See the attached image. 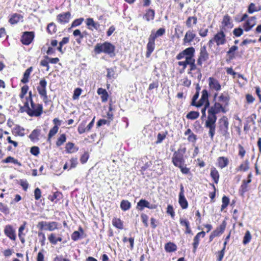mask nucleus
Here are the masks:
<instances>
[{
	"mask_svg": "<svg viewBox=\"0 0 261 261\" xmlns=\"http://www.w3.org/2000/svg\"><path fill=\"white\" fill-rule=\"evenodd\" d=\"M226 111L225 107L219 102H215L214 105L208 109L207 119L205 121V127L209 129L208 135L212 140L213 139L215 134L216 122L217 119L216 114L220 112L225 113Z\"/></svg>",
	"mask_w": 261,
	"mask_h": 261,
	"instance_id": "obj_1",
	"label": "nucleus"
},
{
	"mask_svg": "<svg viewBox=\"0 0 261 261\" xmlns=\"http://www.w3.org/2000/svg\"><path fill=\"white\" fill-rule=\"evenodd\" d=\"M94 50L96 54L103 53L109 55L110 57L115 56V46L109 42L96 44L94 47Z\"/></svg>",
	"mask_w": 261,
	"mask_h": 261,
	"instance_id": "obj_2",
	"label": "nucleus"
},
{
	"mask_svg": "<svg viewBox=\"0 0 261 261\" xmlns=\"http://www.w3.org/2000/svg\"><path fill=\"white\" fill-rule=\"evenodd\" d=\"M31 106H29V102L26 101L24 103V107L27 109V112L30 116L38 117L42 113L43 107L42 105H36L33 101L32 98H31Z\"/></svg>",
	"mask_w": 261,
	"mask_h": 261,
	"instance_id": "obj_3",
	"label": "nucleus"
},
{
	"mask_svg": "<svg viewBox=\"0 0 261 261\" xmlns=\"http://www.w3.org/2000/svg\"><path fill=\"white\" fill-rule=\"evenodd\" d=\"M186 151V149L185 147L180 148L173 153L172 162L174 166L180 167L181 165H184L185 161L183 155Z\"/></svg>",
	"mask_w": 261,
	"mask_h": 261,
	"instance_id": "obj_4",
	"label": "nucleus"
},
{
	"mask_svg": "<svg viewBox=\"0 0 261 261\" xmlns=\"http://www.w3.org/2000/svg\"><path fill=\"white\" fill-rule=\"evenodd\" d=\"M228 120L227 118L224 116L219 120V129L220 134L225 137L226 139L229 137L228 130Z\"/></svg>",
	"mask_w": 261,
	"mask_h": 261,
	"instance_id": "obj_5",
	"label": "nucleus"
},
{
	"mask_svg": "<svg viewBox=\"0 0 261 261\" xmlns=\"http://www.w3.org/2000/svg\"><path fill=\"white\" fill-rule=\"evenodd\" d=\"M209 58V54L206 50L205 45L201 46L199 55L197 60V64L198 66H201L204 62L206 61Z\"/></svg>",
	"mask_w": 261,
	"mask_h": 261,
	"instance_id": "obj_6",
	"label": "nucleus"
},
{
	"mask_svg": "<svg viewBox=\"0 0 261 261\" xmlns=\"http://www.w3.org/2000/svg\"><path fill=\"white\" fill-rule=\"evenodd\" d=\"M208 94L206 89L203 90L202 91V95L200 100L197 102L196 105V107H200L202 106H205L206 108H208L210 106V102L208 99Z\"/></svg>",
	"mask_w": 261,
	"mask_h": 261,
	"instance_id": "obj_7",
	"label": "nucleus"
},
{
	"mask_svg": "<svg viewBox=\"0 0 261 261\" xmlns=\"http://www.w3.org/2000/svg\"><path fill=\"white\" fill-rule=\"evenodd\" d=\"M47 85V82L44 79L40 80L39 82V85L37 87V90L39 94L41 96L43 97V100H46L47 99V96L46 93V87Z\"/></svg>",
	"mask_w": 261,
	"mask_h": 261,
	"instance_id": "obj_8",
	"label": "nucleus"
},
{
	"mask_svg": "<svg viewBox=\"0 0 261 261\" xmlns=\"http://www.w3.org/2000/svg\"><path fill=\"white\" fill-rule=\"evenodd\" d=\"M208 86L212 91L218 92L221 89V86L219 82L213 77H210L208 79Z\"/></svg>",
	"mask_w": 261,
	"mask_h": 261,
	"instance_id": "obj_9",
	"label": "nucleus"
},
{
	"mask_svg": "<svg viewBox=\"0 0 261 261\" xmlns=\"http://www.w3.org/2000/svg\"><path fill=\"white\" fill-rule=\"evenodd\" d=\"M233 27L232 22L231 20V18L228 15H226L224 16L222 22L221 30L226 31L227 29H231Z\"/></svg>",
	"mask_w": 261,
	"mask_h": 261,
	"instance_id": "obj_10",
	"label": "nucleus"
},
{
	"mask_svg": "<svg viewBox=\"0 0 261 261\" xmlns=\"http://www.w3.org/2000/svg\"><path fill=\"white\" fill-rule=\"evenodd\" d=\"M214 41L217 45H223L226 42L225 35L224 31L221 30L217 33L214 37Z\"/></svg>",
	"mask_w": 261,
	"mask_h": 261,
	"instance_id": "obj_11",
	"label": "nucleus"
},
{
	"mask_svg": "<svg viewBox=\"0 0 261 261\" xmlns=\"http://www.w3.org/2000/svg\"><path fill=\"white\" fill-rule=\"evenodd\" d=\"M34 38V34L33 32H25L21 37V41L24 45L30 44Z\"/></svg>",
	"mask_w": 261,
	"mask_h": 261,
	"instance_id": "obj_12",
	"label": "nucleus"
},
{
	"mask_svg": "<svg viewBox=\"0 0 261 261\" xmlns=\"http://www.w3.org/2000/svg\"><path fill=\"white\" fill-rule=\"evenodd\" d=\"M145 207H147L149 209H155L156 207L155 204H150L148 201L145 199H141L137 203V208L142 211Z\"/></svg>",
	"mask_w": 261,
	"mask_h": 261,
	"instance_id": "obj_13",
	"label": "nucleus"
},
{
	"mask_svg": "<svg viewBox=\"0 0 261 261\" xmlns=\"http://www.w3.org/2000/svg\"><path fill=\"white\" fill-rule=\"evenodd\" d=\"M205 232L202 231L197 233V234L195 236L193 239V242L192 243L193 252L195 253L196 251L199 244L200 238H203L205 237Z\"/></svg>",
	"mask_w": 261,
	"mask_h": 261,
	"instance_id": "obj_14",
	"label": "nucleus"
},
{
	"mask_svg": "<svg viewBox=\"0 0 261 261\" xmlns=\"http://www.w3.org/2000/svg\"><path fill=\"white\" fill-rule=\"evenodd\" d=\"M4 233L6 236L9 238L11 240L15 241L16 238L15 229L11 225H6L4 229Z\"/></svg>",
	"mask_w": 261,
	"mask_h": 261,
	"instance_id": "obj_15",
	"label": "nucleus"
},
{
	"mask_svg": "<svg viewBox=\"0 0 261 261\" xmlns=\"http://www.w3.org/2000/svg\"><path fill=\"white\" fill-rule=\"evenodd\" d=\"M256 24V17L252 16L249 18L243 24L244 30L246 32L249 31Z\"/></svg>",
	"mask_w": 261,
	"mask_h": 261,
	"instance_id": "obj_16",
	"label": "nucleus"
},
{
	"mask_svg": "<svg viewBox=\"0 0 261 261\" xmlns=\"http://www.w3.org/2000/svg\"><path fill=\"white\" fill-rule=\"evenodd\" d=\"M190 66L189 71H188V74H190L192 73V71L195 70H196V73L197 74V78L200 81L202 78V74L201 72V70L199 68H197L196 65L195 64V60L194 59Z\"/></svg>",
	"mask_w": 261,
	"mask_h": 261,
	"instance_id": "obj_17",
	"label": "nucleus"
},
{
	"mask_svg": "<svg viewBox=\"0 0 261 261\" xmlns=\"http://www.w3.org/2000/svg\"><path fill=\"white\" fill-rule=\"evenodd\" d=\"M70 17V13L69 12H67L63 14H59L57 16V19L61 23H66L69 22Z\"/></svg>",
	"mask_w": 261,
	"mask_h": 261,
	"instance_id": "obj_18",
	"label": "nucleus"
},
{
	"mask_svg": "<svg viewBox=\"0 0 261 261\" xmlns=\"http://www.w3.org/2000/svg\"><path fill=\"white\" fill-rule=\"evenodd\" d=\"M196 34L193 31L189 30L186 33L184 38L183 39L184 43L187 44L191 42L195 38Z\"/></svg>",
	"mask_w": 261,
	"mask_h": 261,
	"instance_id": "obj_19",
	"label": "nucleus"
},
{
	"mask_svg": "<svg viewBox=\"0 0 261 261\" xmlns=\"http://www.w3.org/2000/svg\"><path fill=\"white\" fill-rule=\"evenodd\" d=\"M86 24L88 27V29L93 31V29L97 30L99 27L98 22L94 21L93 19L89 18L86 19Z\"/></svg>",
	"mask_w": 261,
	"mask_h": 261,
	"instance_id": "obj_20",
	"label": "nucleus"
},
{
	"mask_svg": "<svg viewBox=\"0 0 261 261\" xmlns=\"http://www.w3.org/2000/svg\"><path fill=\"white\" fill-rule=\"evenodd\" d=\"M97 93L101 96L102 102H106L108 100L109 95L106 89L99 88L97 89Z\"/></svg>",
	"mask_w": 261,
	"mask_h": 261,
	"instance_id": "obj_21",
	"label": "nucleus"
},
{
	"mask_svg": "<svg viewBox=\"0 0 261 261\" xmlns=\"http://www.w3.org/2000/svg\"><path fill=\"white\" fill-rule=\"evenodd\" d=\"M218 163L219 167L221 169H223L228 165L229 160L227 158L220 156L218 159Z\"/></svg>",
	"mask_w": 261,
	"mask_h": 261,
	"instance_id": "obj_22",
	"label": "nucleus"
},
{
	"mask_svg": "<svg viewBox=\"0 0 261 261\" xmlns=\"http://www.w3.org/2000/svg\"><path fill=\"white\" fill-rule=\"evenodd\" d=\"M24 129L23 127H21L19 125H16L15 127L13 129L12 133L15 134L16 136L23 137L24 136Z\"/></svg>",
	"mask_w": 261,
	"mask_h": 261,
	"instance_id": "obj_23",
	"label": "nucleus"
},
{
	"mask_svg": "<svg viewBox=\"0 0 261 261\" xmlns=\"http://www.w3.org/2000/svg\"><path fill=\"white\" fill-rule=\"evenodd\" d=\"M218 101L220 103L222 102L221 104L226 107L228 105L229 97L227 94H221L218 97Z\"/></svg>",
	"mask_w": 261,
	"mask_h": 261,
	"instance_id": "obj_24",
	"label": "nucleus"
},
{
	"mask_svg": "<svg viewBox=\"0 0 261 261\" xmlns=\"http://www.w3.org/2000/svg\"><path fill=\"white\" fill-rule=\"evenodd\" d=\"M48 240L52 244L56 245L58 242H61L62 238L61 237H57L55 233H51L48 237Z\"/></svg>",
	"mask_w": 261,
	"mask_h": 261,
	"instance_id": "obj_25",
	"label": "nucleus"
},
{
	"mask_svg": "<svg viewBox=\"0 0 261 261\" xmlns=\"http://www.w3.org/2000/svg\"><path fill=\"white\" fill-rule=\"evenodd\" d=\"M22 20V16L18 14H14L9 19V22L11 24H16L20 21Z\"/></svg>",
	"mask_w": 261,
	"mask_h": 261,
	"instance_id": "obj_26",
	"label": "nucleus"
},
{
	"mask_svg": "<svg viewBox=\"0 0 261 261\" xmlns=\"http://www.w3.org/2000/svg\"><path fill=\"white\" fill-rule=\"evenodd\" d=\"M182 51L185 56V57L194 58L195 50L194 47H190L187 48L186 49Z\"/></svg>",
	"mask_w": 261,
	"mask_h": 261,
	"instance_id": "obj_27",
	"label": "nucleus"
},
{
	"mask_svg": "<svg viewBox=\"0 0 261 261\" xmlns=\"http://www.w3.org/2000/svg\"><path fill=\"white\" fill-rule=\"evenodd\" d=\"M46 228L44 230H48L49 231H53L58 228V223L56 222H46Z\"/></svg>",
	"mask_w": 261,
	"mask_h": 261,
	"instance_id": "obj_28",
	"label": "nucleus"
},
{
	"mask_svg": "<svg viewBox=\"0 0 261 261\" xmlns=\"http://www.w3.org/2000/svg\"><path fill=\"white\" fill-rule=\"evenodd\" d=\"M32 67H30L25 71L23 74V78L21 81L22 83L25 84L29 82V78L31 72L32 71Z\"/></svg>",
	"mask_w": 261,
	"mask_h": 261,
	"instance_id": "obj_29",
	"label": "nucleus"
},
{
	"mask_svg": "<svg viewBox=\"0 0 261 261\" xmlns=\"http://www.w3.org/2000/svg\"><path fill=\"white\" fill-rule=\"evenodd\" d=\"M178 202L182 209H186L188 206V203L185 195L179 196Z\"/></svg>",
	"mask_w": 261,
	"mask_h": 261,
	"instance_id": "obj_30",
	"label": "nucleus"
},
{
	"mask_svg": "<svg viewBox=\"0 0 261 261\" xmlns=\"http://www.w3.org/2000/svg\"><path fill=\"white\" fill-rule=\"evenodd\" d=\"M211 176L216 184H217L219 179V174L216 168H213L211 171Z\"/></svg>",
	"mask_w": 261,
	"mask_h": 261,
	"instance_id": "obj_31",
	"label": "nucleus"
},
{
	"mask_svg": "<svg viewBox=\"0 0 261 261\" xmlns=\"http://www.w3.org/2000/svg\"><path fill=\"white\" fill-rule=\"evenodd\" d=\"M155 43L148 42L147 44V51L146 56L148 58L154 50Z\"/></svg>",
	"mask_w": 261,
	"mask_h": 261,
	"instance_id": "obj_32",
	"label": "nucleus"
},
{
	"mask_svg": "<svg viewBox=\"0 0 261 261\" xmlns=\"http://www.w3.org/2000/svg\"><path fill=\"white\" fill-rule=\"evenodd\" d=\"M131 207V203L126 200H123L120 203V207L123 211L128 210Z\"/></svg>",
	"mask_w": 261,
	"mask_h": 261,
	"instance_id": "obj_33",
	"label": "nucleus"
},
{
	"mask_svg": "<svg viewBox=\"0 0 261 261\" xmlns=\"http://www.w3.org/2000/svg\"><path fill=\"white\" fill-rule=\"evenodd\" d=\"M176 246L171 242L167 243L165 246V249L168 252H173L176 250Z\"/></svg>",
	"mask_w": 261,
	"mask_h": 261,
	"instance_id": "obj_34",
	"label": "nucleus"
},
{
	"mask_svg": "<svg viewBox=\"0 0 261 261\" xmlns=\"http://www.w3.org/2000/svg\"><path fill=\"white\" fill-rule=\"evenodd\" d=\"M154 17V11L153 10H148L145 15L144 18L148 21L153 20Z\"/></svg>",
	"mask_w": 261,
	"mask_h": 261,
	"instance_id": "obj_35",
	"label": "nucleus"
},
{
	"mask_svg": "<svg viewBox=\"0 0 261 261\" xmlns=\"http://www.w3.org/2000/svg\"><path fill=\"white\" fill-rule=\"evenodd\" d=\"M249 169V161L246 160L237 169L238 171H246Z\"/></svg>",
	"mask_w": 261,
	"mask_h": 261,
	"instance_id": "obj_36",
	"label": "nucleus"
},
{
	"mask_svg": "<svg viewBox=\"0 0 261 261\" xmlns=\"http://www.w3.org/2000/svg\"><path fill=\"white\" fill-rule=\"evenodd\" d=\"M113 225L117 228L122 229L123 223L121 220L119 218H114L112 220Z\"/></svg>",
	"mask_w": 261,
	"mask_h": 261,
	"instance_id": "obj_37",
	"label": "nucleus"
},
{
	"mask_svg": "<svg viewBox=\"0 0 261 261\" xmlns=\"http://www.w3.org/2000/svg\"><path fill=\"white\" fill-rule=\"evenodd\" d=\"M59 130V127L58 125H55L49 132L48 135V140H50V139L55 136Z\"/></svg>",
	"mask_w": 261,
	"mask_h": 261,
	"instance_id": "obj_38",
	"label": "nucleus"
},
{
	"mask_svg": "<svg viewBox=\"0 0 261 261\" xmlns=\"http://www.w3.org/2000/svg\"><path fill=\"white\" fill-rule=\"evenodd\" d=\"M107 76L110 79H113L116 78L115 69L113 68H107Z\"/></svg>",
	"mask_w": 261,
	"mask_h": 261,
	"instance_id": "obj_39",
	"label": "nucleus"
},
{
	"mask_svg": "<svg viewBox=\"0 0 261 261\" xmlns=\"http://www.w3.org/2000/svg\"><path fill=\"white\" fill-rule=\"evenodd\" d=\"M251 237H252L250 231L249 230H247L243 238V244L244 245L248 244L250 242Z\"/></svg>",
	"mask_w": 261,
	"mask_h": 261,
	"instance_id": "obj_40",
	"label": "nucleus"
},
{
	"mask_svg": "<svg viewBox=\"0 0 261 261\" xmlns=\"http://www.w3.org/2000/svg\"><path fill=\"white\" fill-rule=\"evenodd\" d=\"M66 135L65 134L61 135L56 142V145L58 147L61 146L66 142Z\"/></svg>",
	"mask_w": 261,
	"mask_h": 261,
	"instance_id": "obj_41",
	"label": "nucleus"
},
{
	"mask_svg": "<svg viewBox=\"0 0 261 261\" xmlns=\"http://www.w3.org/2000/svg\"><path fill=\"white\" fill-rule=\"evenodd\" d=\"M199 116L198 112L191 111L187 115V118L189 119L194 120L197 119Z\"/></svg>",
	"mask_w": 261,
	"mask_h": 261,
	"instance_id": "obj_42",
	"label": "nucleus"
},
{
	"mask_svg": "<svg viewBox=\"0 0 261 261\" xmlns=\"http://www.w3.org/2000/svg\"><path fill=\"white\" fill-rule=\"evenodd\" d=\"M248 184L246 182V180H243L242 184L240 189V192L242 195L248 191Z\"/></svg>",
	"mask_w": 261,
	"mask_h": 261,
	"instance_id": "obj_43",
	"label": "nucleus"
},
{
	"mask_svg": "<svg viewBox=\"0 0 261 261\" xmlns=\"http://www.w3.org/2000/svg\"><path fill=\"white\" fill-rule=\"evenodd\" d=\"M47 31L50 34H53L56 32V26L53 22L50 23L48 24L47 27Z\"/></svg>",
	"mask_w": 261,
	"mask_h": 261,
	"instance_id": "obj_44",
	"label": "nucleus"
},
{
	"mask_svg": "<svg viewBox=\"0 0 261 261\" xmlns=\"http://www.w3.org/2000/svg\"><path fill=\"white\" fill-rule=\"evenodd\" d=\"M40 134V130L38 129H34L32 131L31 134L29 136V138L32 141L35 140L36 139H38V137Z\"/></svg>",
	"mask_w": 261,
	"mask_h": 261,
	"instance_id": "obj_45",
	"label": "nucleus"
},
{
	"mask_svg": "<svg viewBox=\"0 0 261 261\" xmlns=\"http://www.w3.org/2000/svg\"><path fill=\"white\" fill-rule=\"evenodd\" d=\"M192 20H193V23L196 24L197 23V18L194 16L189 17L186 21V25L188 27L191 28L192 27Z\"/></svg>",
	"mask_w": 261,
	"mask_h": 261,
	"instance_id": "obj_46",
	"label": "nucleus"
},
{
	"mask_svg": "<svg viewBox=\"0 0 261 261\" xmlns=\"http://www.w3.org/2000/svg\"><path fill=\"white\" fill-rule=\"evenodd\" d=\"M61 195V193L59 192H55L53 195L49 196L48 199L51 201H55L56 199L59 200Z\"/></svg>",
	"mask_w": 261,
	"mask_h": 261,
	"instance_id": "obj_47",
	"label": "nucleus"
},
{
	"mask_svg": "<svg viewBox=\"0 0 261 261\" xmlns=\"http://www.w3.org/2000/svg\"><path fill=\"white\" fill-rule=\"evenodd\" d=\"M82 89L80 88H76L74 91V93L72 96L73 99H77L81 94Z\"/></svg>",
	"mask_w": 261,
	"mask_h": 261,
	"instance_id": "obj_48",
	"label": "nucleus"
},
{
	"mask_svg": "<svg viewBox=\"0 0 261 261\" xmlns=\"http://www.w3.org/2000/svg\"><path fill=\"white\" fill-rule=\"evenodd\" d=\"M27 225V222L24 221L23 224L20 226L18 229V237H20V235L25 236V234L23 232L25 228V226Z\"/></svg>",
	"mask_w": 261,
	"mask_h": 261,
	"instance_id": "obj_49",
	"label": "nucleus"
},
{
	"mask_svg": "<svg viewBox=\"0 0 261 261\" xmlns=\"http://www.w3.org/2000/svg\"><path fill=\"white\" fill-rule=\"evenodd\" d=\"M29 87L27 85L23 86L21 89V93L20 94V97L22 99L24 97V95L28 92Z\"/></svg>",
	"mask_w": 261,
	"mask_h": 261,
	"instance_id": "obj_50",
	"label": "nucleus"
},
{
	"mask_svg": "<svg viewBox=\"0 0 261 261\" xmlns=\"http://www.w3.org/2000/svg\"><path fill=\"white\" fill-rule=\"evenodd\" d=\"M74 147V144L71 142L67 143L66 146V150L68 153H72L73 152L72 150Z\"/></svg>",
	"mask_w": 261,
	"mask_h": 261,
	"instance_id": "obj_51",
	"label": "nucleus"
},
{
	"mask_svg": "<svg viewBox=\"0 0 261 261\" xmlns=\"http://www.w3.org/2000/svg\"><path fill=\"white\" fill-rule=\"evenodd\" d=\"M257 11L256 9L255 5L253 3H251L248 8V12L250 14H252L254 12Z\"/></svg>",
	"mask_w": 261,
	"mask_h": 261,
	"instance_id": "obj_52",
	"label": "nucleus"
},
{
	"mask_svg": "<svg viewBox=\"0 0 261 261\" xmlns=\"http://www.w3.org/2000/svg\"><path fill=\"white\" fill-rule=\"evenodd\" d=\"M20 185L25 191L27 190L29 187V184L27 180L21 179L20 180Z\"/></svg>",
	"mask_w": 261,
	"mask_h": 261,
	"instance_id": "obj_53",
	"label": "nucleus"
},
{
	"mask_svg": "<svg viewBox=\"0 0 261 261\" xmlns=\"http://www.w3.org/2000/svg\"><path fill=\"white\" fill-rule=\"evenodd\" d=\"M34 196H35V199L37 200H39L41 196V190L39 188H37L35 189L34 191Z\"/></svg>",
	"mask_w": 261,
	"mask_h": 261,
	"instance_id": "obj_54",
	"label": "nucleus"
},
{
	"mask_svg": "<svg viewBox=\"0 0 261 261\" xmlns=\"http://www.w3.org/2000/svg\"><path fill=\"white\" fill-rule=\"evenodd\" d=\"M243 33V30L241 28L235 29L233 31L234 35L236 36V37H240L242 35Z\"/></svg>",
	"mask_w": 261,
	"mask_h": 261,
	"instance_id": "obj_55",
	"label": "nucleus"
},
{
	"mask_svg": "<svg viewBox=\"0 0 261 261\" xmlns=\"http://www.w3.org/2000/svg\"><path fill=\"white\" fill-rule=\"evenodd\" d=\"M141 217L142 222L144 223V225L146 227H147L148 226L147 221H148V219L147 215L143 213L141 214Z\"/></svg>",
	"mask_w": 261,
	"mask_h": 261,
	"instance_id": "obj_56",
	"label": "nucleus"
},
{
	"mask_svg": "<svg viewBox=\"0 0 261 261\" xmlns=\"http://www.w3.org/2000/svg\"><path fill=\"white\" fill-rule=\"evenodd\" d=\"M84 20L83 18L77 19L74 20L71 24V27H75L80 25Z\"/></svg>",
	"mask_w": 261,
	"mask_h": 261,
	"instance_id": "obj_57",
	"label": "nucleus"
},
{
	"mask_svg": "<svg viewBox=\"0 0 261 261\" xmlns=\"http://www.w3.org/2000/svg\"><path fill=\"white\" fill-rule=\"evenodd\" d=\"M239 155L242 158H243L245 153H246V151L245 150V149L244 148V147L241 145H239Z\"/></svg>",
	"mask_w": 261,
	"mask_h": 261,
	"instance_id": "obj_58",
	"label": "nucleus"
},
{
	"mask_svg": "<svg viewBox=\"0 0 261 261\" xmlns=\"http://www.w3.org/2000/svg\"><path fill=\"white\" fill-rule=\"evenodd\" d=\"M89 158V155L88 153H84L81 156L80 159V161L82 164H84L87 162L88 159Z\"/></svg>",
	"mask_w": 261,
	"mask_h": 261,
	"instance_id": "obj_59",
	"label": "nucleus"
},
{
	"mask_svg": "<svg viewBox=\"0 0 261 261\" xmlns=\"http://www.w3.org/2000/svg\"><path fill=\"white\" fill-rule=\"evenodd\" d=\"M30 152L32 154L36 156L39 153V149L37 146H33L31 148Z\"/></svg>",
	"mask_w": 261,
	"mask_h": 261,
	"instance_id": "obj_60",
	"label": "nucleus"
},
{
	"mask_svg": "<svg viewBox=\"0 0 261 261\" xmlns=\"http://www.w3.org/2000/svg\"><path fill=\"white\" fill-rule=\"evenodd\" d=\"M198 97H199V91L197 90L192 98V102H191V105L192 106H196V105L197 103L196 100L198 99Z\"/></svg>",
	"mask_w": 261,
	"mask_h": 261,
	"instance_id": "obj_61",
	"label": "nucleus"
},
{
	"mask_svg": "<svg viewBox=\"0 0 261 261\" xmlns=\"http://www.w3.org/2000/svg\"><path fill=\"white\" fill-rule=\"evenodd\" d=\"M80 237V233L77 231H74L71 235V239L75 241L79 239Z\"/></svg>",
	"mask_w": 261,
	"mask_h": 261,
	"instance_id": "obj_62",
	"label": "nucleus"
},
{
	"mask_svg": "<svg viewBox=\"0 0 261 261\" xmlns=\"http://www.w3.org/2000/svg\"><path fill=\"white\" fill-rule=\"evenodd\" d=\"M225 252V247L223 248V249L218 252V261H221L224 257Z\"/></svg>",
	"mask_w": 261,
	"mask_h": 261,
	"instance_id": "obj_63",
	"label": "nucleus"
},
{
	"mask_svg": "<svg viewBox=\"0 0 261 261\" xmlns=\"http://www.w3.org/2000/svg\"><path fill=\"white\" fill-rule=\"evenodd\" d=\"M167 212L168 214H170L172 217L174 216V212L173 206L171 205H168Z\"/></svg>",
	"mask_w": 261,
	"mask_h": 261,
	"instance_id": "obj_64",
	"label": "nucleus"
}]
</instances>
